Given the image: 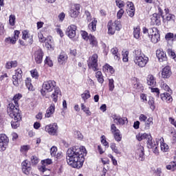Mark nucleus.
<instances>
[{"mask_svg":"<svg viewBox=\"0 0 176 176\" xmlns=\"http://www.w3.org/2000/svg\"><path fill=\"white\" fill-rule=\"evenodd\" d=\"M85 155H86V148L74 146L67 150L66 162L74 168H80L85 162Z\"/></svg>","mask_w":176,"mask_h":176,"instance_id":"1","label":"nucleus"},{"mask_svg":"<svg viewBox=\"0 0 176 176\" xmlns=\"http://www.w3.org/2000/svg\"><path fill=\"white\" fill-rule=\"evenodd\" d=\"M53 90L54 92H52L51 95V98H52L54 102H57L58 98H61V90L60 89V87H57L56 81L50 80L44 82L41 93L42 96H45L47 93H50L53 91Z\"/></svg>","mask_w":176,"mask_h":176,"instance_id":"2","label":"nucleus"},{"mask_svg":"<svg viewBox=\"0 0 176 176\" xmlns=\"http://www.w3.org/2000/svg\"><path fill=\"white\" fill-rule=\"evenodd\" d=\"M133 62L140 68H144L149 63V58L141 50H136L133 52Z\"/></svg>","mask_w":176,"mask_h":176,"instance_id":"3","label":"nucleus"},{"mask_svg":"<svg viewBox=\"0 0 176 176\" xmlns=\"http://www.w3.org/2000/svg\"><path fill=\"white\" fill-rule=\"evenodd\" d=\"M8 113L10 118L14 119L13 121L11 122V126L12 129H17L20 126V120H21V115L19 112V109H14L13 104H10L8 107Z\"/></svg>","mask_w":176,"mask_h":176,"instance_id":"4","label":"nucleus"},{"mask_svg":"<svg viewBox=\"0 0 176 176\" xmlns=\"http://www.w3.org/2000/svg\"><path fill=\"white\" fill-rule=\"evenodd\" d=\"M157 10L160 14L155 13L151 17V25H160V24H162L161 17H162V19L164 17V16H163V9L160 6H158Z\"/></svg>","mask_w":176,"mask_h":176,"instance_id":"5","label":"nucleus"},{"mask_svg":"<svg viewBox=\"0 0 176 176\" xmlns=\"http://www.w3.org/2000/svg\"><path fill=\"white\" fill-rule=\"evenodd\" d=\"M108 33L110 35H113L116 31H120L122 29V24L120 21H116L114 23H112V21H109L108 25Z\"/></svg>","mask_w":176,"mask_h":176,"instance_id":"6","label":"nucleus"},{"mask_svg":"<svg viewBox=\"0 0 176 176\" xmlns=\"http://www.w3.org/2000/svg\"><path fill=\"white\" fill-rule=\"evenodd\" d=\"M88 67L93 71H98V55L93 54L88 60Z\"/></svg>","mask_w":176,"mask_h":176,"instance_id":"7","label":"nucleus"},{"mask_svg":"<svg viewBox=\"0 0 176 176\" xmlns=\"http://www.w3.org/2000/svg\"><path fill=\"white\" fill-rule=\"evenodd\" d=\"M23 77V71H21V69H17L15 70V75L12 76V82L13 85L14 86H19L20 83H21V80L23 79L21 78Z\"/></svg>","mask_w":176,"mask_h":176,"instance_id":"8","label":"nucleus"},{"mask_svg":"<svg viewBox=\"0 0 176 176\" xmlns=\"http://www.w3.org/2000/svg\"><path fill=\"white\" fill-rule=\"evenodd\" d=\"M45 131L50 134V135H56L58 131V126L57 123H53L45 126Z\"/></svg>","mask_w":176,"mask_h":176,"instance_id":"9","label":"nucleus"},{"mask_svg":"<svg viewBox=\"0 0 176 176\" xmlns=\"http://www.w3.org/2000/svg\"><path fill=\"white\" fill-rule=\"evenodd\" d=\"M21 169L22 173L25 175L32 174V168L31 167V164H29L28 160H25L21 163Z\"/></svg>","mask_w":176,"mask_h":176,"instance_id":"10","label":"nucleus"},{"mask_svg":"<svg viewBox=\"0 0 176 176\" xmlns=\"http://www.w3.org/2000/svg\"><path fill=\"white\" fill-rule=\"evenodd\" d=\"M9 144V138L5 134L0 135V151H6L8 145Z\"/></svg>","mask_w":176,"mask_h":176,"instance_id":"11","label":"nucleus"},{"mask_svg":"<svg viewBox=\"0 0 176 176\" xmlns=\"http://www.w3.org/2000/svg\"><path fill=\"white\" fill-rule=\"evenodd\" d=\"M79 10H80V5L75 4L72 6L69 12L70 17L76 19L79 16Z\"/></svg>","mask_w":176,"mask_h":176,"instance_id":"12","label":"nucleus"},{"mask_svg":"<svg viewBox=\"0 0 176 176\" xmlns=\"http://www.w3.org/2000/svg\"><path fill=\"white\" fill-rule=\"evenodd\" d=\"M66 34L70 39H74L76 36V25H71L69 26L67 29Z\"/></svg>","mask_w":176,"mask_h":176,"instance_id":"13","label":"nucleus"},{"mask_svg":"<svg viewBox=\"0 0 176 176\" xmlns=\"http://www.w3.org/2000/svg\"><path fill=\"white\" fill-rule=\"evenodd\" d=\"M21 97H23V96L21 94H16L13 98L12 102L8 104L7 107V111L10 105L14 107V109H19V100L21 98Z\"/></svg>","mask_w":176,"mask_h":176,"instance_id":"14","label":"nucleus"},{"mask_svg":"<svg viewBox=\"0 0 176 176\" xmlns=\"http://www.w3.org/2000/svg\"><path fill=\"white\" fill-rule=\"evenodd\" d=\"M142 32H143V34L148 35V38H151V36H153V35H156L157 34H159V30L156 28H153L149 29H147L146 28H143Z\"/></svg>","mask_w":176,"mask_h":176,"instance_id":"15","label":"nucleus"},{"mask_svg":"<svg viewBox=\"0 0 176 176\" xmlns=\"http://www.w3.org/2000/svg\"><path fill=\"white\" fill-rule=\"evenodd\" d=\"M34 60L36 64H42L43 60V51L39 49L34 53Z\"/></svg>","mask_w":176,"mask_h":176,"instance_id":"16","label":"nucleus"},{"mask_svg":"<svg viewBox=\"0 0 176 176\" xmlns=\"http://www.w3.org/2000/svg\"><path fill=\"white\" fill-rule=\"evenodd\" d=\"M156 56L160 63L167 61V55H166V53L163 51V50H157Z\"/></svg>","mask_w":176,"mask_h":176,"instance_id":"17","label":"nucleus"},{"mask_svg":"<svg viewBox=\"0 0 176 176\" xmlns=\"http://www.w3.org/2000/svg\"><path fill=\"white\" fill-rule=\"evenodd\" d=\"M136 155H138V160H140V162H144L145 160V153L144 151V146L139 145L138 146L137 150H136Z\"/></svg>","mask_w":176,"mask_h":176,"instance_id":"18","label":"nucleus"},{"mask_svg":"<svg viewBox=\"0 0 176 176\" xmlns=\"http://www.w3.org/2000/svg\"><path fill=\"white\" fill-rule=\"evenodd\" d=\"M173 72H171V68L169 66H166L162 69V78L163 79H168L171 76Z\"/></svg>","mask_w":176,"mask_h":176,"instance_id":"19","label":"nucleus"},{"mask_svg":"<svg viewBox=\"0 0 176 176\" xmlns=\"http://www.w3.org/2000/svg\"><path fill=\"white\" fill-rule=\"evenodd\" d=\"M126 6L129 8L126 10V13L129 16V17H133L134 14L135 13V8H134V4L133 2L128 1Z\"/></svg>","mask_w":176,"mask_h":176,"instance_id":"20","label":"nucleus"},{"mask_svg":"<svg viewBox=\"0 0 176 176\" xmlns=\"http://www.w3.org/2000/svg\"><path fill=\"white\" fill-rule=\"evenodd\" d=\"M42 166L38 168L39 171L41 173H45V171H47V168H46L47 166H49L50 164H52V162L50 159H47L41 161Z\"/></svg>","mask_w":176,"mask_h":176,"instance_id":"21","label":"nucleus"},{"mask_svg":"<svg viewBox=\"0 0 176 176\" xmlns=\"http://www.w3.org/2000/svg\"><path fill=\"white\" fill-rule=\"evenodd\" d=\"M113 120L114 123L117 124V126H123V124H124V122L127 120V118H122L119 116L114 115L113 116Z\"/></svg>","mask_w":176,"mask_h":176,"instance_id":"22","label":"nucleus"},{"mask_svg":"<svg viewBox=\"0 0 176 176\" xmlns=\"http://www.w3.org/2000/svg\"><path fill=\"white\" fill-rule=\"evenodd\" d=\"M32 38H33L32 36L30 34V31L23 30L22 32V39H23L24 41H27V39H30L29 43H30V45H32V42H33Z\"/></svg>","mask_w":176,"mask_h":176,"instance_id":"23","label":"nucleus"},{"mask_svg":"<svg viewBox=\"0 0 176 176\" xmlns=\"http://www.w3.org/2000/svg\"><path fill=\"white\" fill-rule=\"evenodd\" d=\"M146 80H147V85L148 86H152V87H155V86H156V78H155L153 75L152 74L148 75L146 78Z\"/></svg>","mask_w":176,"mask_h":176,"instance_id":"24","label":"nucleus"},{"mask_svg":"<svg viewBox=\"0 0 176 176\" xmlns=\"http://www.w3.org/2000/svg\"><path fill=\"white\" fill-rule=\"evenodd\" d=\"M161 99L162 101H166V102L170 103L173 102V97H171V94L167 92L161 94Z\"/></svg>","mask_w":176,"mask_h":176,"instance_id":"25","label":"nucleus"},{"mask_svg":"<svg viewBox=\"0 0 176 176\" xmlns=\"http://www.w3.org/2000/svg\"><path fill=\"white\" fill-rule=\"evenodd\" d=\"M56 110V106L54 104H51L50 107L46 111L45 118H50L53 113H54V111Z\"/></svg>","mask_w":176,"mask_h":176,"instance_id":"26","label":"nucleus"},{"mask_svg":"<svg viewBox=\"0 0 176 176\" xmlns=\"http://www.w3.org/2000/svg\"><path fill=\"white\" fill-rule=\"evenodd\" d=\"M152 136L151 134L148 133H139L138 135H136V138L139 141H142V140H146L148 141L150 138H151Z\"/></svg>","mask_w":176,"mask_h":176,"instance_id":"27","label":"nucleus"},{"mask_svg":"<svg viewBox=\"0 0 176 176\" xmlns=\"http://www.w3.org/2000/svg\"><path fill=\"white\" fill-rule=\"evenodd\" d=\"M164 12L166 13V21H172V23H175V15L168 13V9L165 8Z\"/></svg>","mask_w":176,"mask_h":176,"instance_id":"28","label":"nucleus"},{"mask_svg":"<svg viewBox=\"0 0 176 176\" xmlns=\"http://www.w3.org/2000/svg\"><path fill=\"white\" fill-rule=\"evenodd\" d=\"M68 59V56L65 53L63 52L58 57V63L60 64H65L67 63V60Z\"/></svg>","mask_w":176,"mask_h":176,"instance_id":"29","label":"nucleus"},{"mask_svg":"<svg viewBox=\"0 0 176 176\" xmlns=\"http://www.w3.org/2000/svg\"><path fill=\"white\" fill-rule=\"evenodd\" d=\"M44 42L45 43V47H47V49H53V46H54V44L53 43V38L47 37Z\"/></svg>","mask_w":176,"mask_h":176,"instance_id":"30","label":"nucleus"},{"mask_svg":"<svg viewBox=\"0 0 176 176\" xmlns=\"http://www.w3.org/2000/svg\"><path fill=\"white\" fill-rule=\"evenodd\" d=\"M88 28L91 32H94L97 30V20L96 19L88 25Z\"/></svg>","mask_w":176,"mask_h":176,"instance_id":"31","label":"nucleus"},{"mask_svg":"<svg viewBox=\"0 0 176 176\" xmlns=\"http://www.w3.org/2000/svg\"><path fill=\"white\" fill-rule=\"evenodd\" d=\"M111 53L113 54L115 60H117L118 61L120 60V54H119V50L118 47H113L111 50Z\"/></svg>","mask_w":176,"mask_h":176,"instance_id":"32","label":"nucleus"},{"mask_svg":"<svg viewBox=\"0 0 176 176\" xmlns=\"http://www.w3.org/2000/svg\"><path fill=\"white\" fill-rule=\"evenodd\" d=\"M16 67H17V61L16 60L8 61L6 64V69H12V68H16Z\"/></svg>","mask_w":176,"mask_h":176,"instance_id":"33","label":"nucleus"},{"mask_svg":"<svg viewBox=\"0 0 176 176\" xmlns=\"http://www.w3.org/2000/svg\"><path fill=\"white\" fill-rule=\"evenodd\" d=\"M102 69L104 72H107V74H114L115 72V69H113V67L108 64L104 65Z\"/></svg>","mask_w":176,"mask_h":176,"instance_id":"34","label":"nucleus"},{"mask_svg":"<svg viewBox=\"0 0 176 176\" xmlns=\"http://www.w3.org/2000/svg\"><path fill=\"white\" fill-rule=\"evenodd\" d=\"M157 144H158L157 142L155 143V142L152 141V137L147 140V145L148 148H155V149H157Z\"/></svg>","mask_w":176,"mask_h":176,"instance_id":"35","label":"nucleus"},{"mask_svg":"<svg viewBox=\"0 0 176 176\" xmlns=\"http://www.w3.org/2000/svg\"><path fill=\"white\" fill-rule=\"evenodd\" d=\"M88 41H89V43L91 45V46H97L98 44L97 38H96V37L93 35L89 34V38H88Z\"/></svg>","mask_w":176,"mask_h":176,"instance_id":"36","label":"nucleus"},{"mask_svg":"<svg viewBox=\"0 0 176 176\" xmlns=\"http://www.w3.org/2000/svg\"><path fill=\"white\" fill-rule=\"evenodd\" d=\"M96 78H97L99 83H104V76H102V73L101 72L99 71L96 72Z\"/></svg>","mask_w":176,"mask_h":176,"instance_id":"37","label":"nucleus"},{"mask_svg":"<svg viewBox=\"0 0 176 176\" xmlns=\"http://www.w3.org/2000/svg\"><path fill=\"white\" fill-rule=\"evenodd\" d=\"M166 170H170V171H175L176 170V160L170 163L169 165L166 166Z\"/></svg>","mask_w":176,"mask_h":176,"instance_id":"38","label":"nucleus"},{"mask_svg":"<svg viewBox=\"0 0 176 176\" xmlns=\"http://www.w3.org/2000/svg\"><path fill=\"white\" fill-rule=\"evenodd\" d=\"M145 123V129L146 130H149V128L152 124H153V118H149L147 120H146Z\"/></svg>","mask_w":176,"mask_h":176,"instance_id":"39","label":"nucleus"},{"mask_svg":"<svg viewBox=\"0 0 176 176\" xmlns=\"http://www.w3.org/2000/svg\"><path fill=\"white\" fill-rule=\"evenodd\" d=\"M90 97H91L90 91H89V90H85L83 92V94H81V98L85 101V102H86V100H89V98H90Z\"/></svg>","mask_w":176,"mask_h":176,"instance_id":"40","label":"nucleus"},{"mask_svg":"<svg viewBox=\"0 0 176 176\" xmlns=\"http://www.w3.org/2000/svg\"><path fill=\"white\" fill-rule=\"evenodd\" d=\"M149 38H151L153 43H157V42L160 41V34L158 33L157 34H154L153 36H151Z\"/></svg>","mask_w":176,"mask_h":176,"instance_id":"41","label":"nucleus"},{"mask_svg":"<svg viewBox=\"0 0 176 176\" xmlns=\"http://www.w3.org/2000/svg\"><path fill=\"white\" fill-rule=\"evenodd\" d=\"M140 26H137L133 28V36L135 39H140Z\"/></svg>","mask_w":176,"mask_h":176,"instance_id":"42","label":"nucleus"},{"mask_svg":"<svg viewBox=\"0 0 176 176\" xmlns=\"http://www.w3.org/2000/svg\"><path fill=\"white\" fill-rule=\"evenodd\" d=\"M110 147L114 153H116V155H121L122 153L120 152V151H119V149L116 146V144L111 143L110 145Z\"/></svg>","mask_w":176,"mask_h":176,"instance_id":"43","label":"nucleus"},{"mask_svg":"<svg viewBox=\"0 0 176 176\" xmlns=\"http://www.w3.org/2000/svg\"><path fill=\"white\" fill-rule=\"evenodd\" d=\"M25 85L26 87L30 90V91H34V86H32V84L31 83V79L27 78L25 80Z\"/></svg>","mask_w":176,"mask_h":176,"instance_id":"44","label":"nucleus"},{"mask_svg":"<svg viewBox=\"0 0 176 176\" xmlns=\"http://www.w3.org/2000/svg\"><path fill=\"white\" fill-rule=\"evenodd\" d=\"M162 140L164 141L163 138H162L160 139L161 141V144H160V148L161 150L162 151V152H167V151H168V145H167V144L166 143H162Z\"/></svg>","mask_w":176,"mask_h":176,"instance_id":"45","label":"nucleus"},{"mask_svg":"<svg viewBox=\"0 0 176 176\" xmlns=\"http://www.w3.org/2000/svg\"><path fill=\"white\" fill-rule=\"evenodd\" d=\"M17 42L16 37H8L5 39L6 43H12V45H14Z\"/></svg>","mask_w":176,"mask_h":176,"instance_id":"46","label":"nucleus"},{"mask_svg":"<svg viewBox=\"0 0 176 176\" xmlns=\"http://www.w3.org/2000/svg\"><path fill=\"white\" fill-rule=\"evenodd\" d=\"M148 104L150 105L151 109H152V111H155L156 106H155V99H153V98H149Z\"/></svg>","mask_w":176,"mask_h":176,"instance_id":"47","label":"nucleus"},{"mask_svg":"<svg viewBox=\"0 0 176 176\" xmlns=\"http://www.w3.org/2000/svg\"><path fill=\"white\" fill-rule=\"evenodd\" d=\"M9 24L13 27L16 24V16L11 14L9 16Z\"/></svg>","mask_w":176,"mask_h":176,"instance_id":"48","label":"nucleus"},{"mask_svg":"<svg viewBox=\"0 0 176 176\" xmlns=\"http://www.w3.org/2000/svg\"><path fill=\"white\" fill-rule=\"evenodd\" d=\"M133 89H135L136 91L140 92L144 90V87L140 83H135L133 85Z\"/></svg>","mask_w":176,"mask_h":176,"instance_id":"49","label":"nucleus"},{"mask_svg":"<svg viewBox=\"0 0 176 176\" xmlns=\"http://www.w3.org/2000/svg\"><path fill=\"white\" fill-rule=\"evenodd\" d=\"M81 109L88 116H90L91 115V112L89 109V108L86 107L83 103L81 104Z\"/></svg>","mask_w":176,"mask_h":176,"instance_id":"50","label":"nucleus"},{"mask_svg":"<svg viewBox=\"0 0 176 176\" xmlns=\"http://www.w3.org/2000/svg\"><path fill=\"white\" fill-rule=\"evenodd\" d=\"M50 153H51V155L53 156L54 157H58V154L56 155L57 147L52 146L50 149Z\"/></svg>","mask_w":176,"mask_h":176,"instance_id":"51","label":"nucleus"},{"mask_svg":"<svg viewBox=\"0 0 176 176\" xmlns=\"http://www.w3.org/2000/svg\"><path fill=\"white\" fill-rule=\"evenodd\" d=\"M122 60L124 63L129 61V51L122 52Z\"/></svg>","mask_w":176,"mask_h":176,"instance_id":"52","label":"nucleus"},{"mask_svg":"<svg viewBox=\"0 0 176 176\" xmlns=\"http://www.w3.org/2000/svg\"><path fill=\"white\" fill-rule=\"evenodd\" d=\"M113 134L116 141H117L118 142L122 141V135H120V131Z\"/></svg>","mask_w":176,"mask_h":176,"instance_id":"53","label":"nucleus"},{"mask_svg":"<svg viewBox=\"0 0 176 176\" xmlns=\"http://www.w3.org/2000/svg\"><path fill=\"white\" fill-rule=\"evenodd\" d=\"M30 74L32 77L34 79H38V78H39V74H38V70L36 69H33L30 71Z\"/></svg>","mask_w":176,"mask_h":176,"instance_id":"54","label":"nucleus"},{"mask_svg":"<svg viewBox=\"0 0 176 176\" xmlns=\"http://www.w3.org/2000/svg\"><path fill=\"white\" fill-rule=\"evenodd\" d=\"M165 38L166 39V41H171V39H176V34L175 35V37H174V34L168 33L166 34Z\"/></svg>","mask_w":176,"mask_h":176,"instance_id":"55","label":"nucleus"},{"mask_svg":"<svg viewBox=\"0 0 176 176\" xmlns=\"http://www.w3.org/2000/svg\"><path fill=\"white\" fill-rule=\"evenodd\" d=\"M113 79L109 80V89L110 91H113V89H115V85L113 84Z\"/></svg>","mask_w":176,"mask_h":176,"instance_id":"56","label":"nucleus"},{"mask_svg":"<svg viewBox=\"0 0 176 176\" xmlns=\"http://www.w3.org/2000/svg\"><path fill=\"white\" fill-rule=\"evenodd\" d=\"M30 145H23L22 146H21V152H22V153H25V152H28V151H30Z\"/></svg>","mask_w":176,"mask_h":176,"instance_id":"57","label":"nucleus"},{"mask_svg":"<svg viewBox=\"0 0 176 176\" xmlns=\"http://www.w3.org/2000/svg\"><path fill=\"white\" fill-rule=\"evenodd\" d=\"M167 53L168 54V56H170V57H172L173 58V60H175V61H176V55H175V52H174V51H173V50L171 49H168L167 50Z\"/></svg>","mask_w":176,"mask_h":176,"instance_id":"58","label":"nucleus"},{"mask_svg":"<svg viewBox=\"0 0 176 176\" xmlns=\"http://www.w3.org/2000/svg\"><path fill=\"white\" fill-rule=\"evenodd\" d=\"M116 3L118 8L122 9V8H124V1L122 0H116Z\"/></svg>","mask_w":176,"mask_h":176,"instance_id":"59","label":"nucleus"},{"mask_svg":"<svg viewBox=\"0 0 176 176\" xmlns=\"http://www.w3.org/2000/svg\"><path fill=\"white\" fill-rule=\"evenodd\" d=\"M81 36L83 38V39H85V41H88L89 38H90V35H89V34L86 31H82Z\"/></svg>","mask_w":176,"mask_h":176,"instance_id":"60","label":"nucleus"},{"mask_svg":"<svg viewBox=\"0 0 176 176\" xmlns=\"http://www.w3.org/2000/svg\"><path fill=\"white\" fill-rule=\"evenodd\" d=\"M44 63L49 67H53V61H52V60L50 59V57H49V56L46 57Z\"/></svg>","mask_w":176,"mask_h":176,"instance_id":"61","label":"nucleus"},{"mask_svg":"<svg viewBox=\"0 0 176 176\" xmlns=\"http://www.w3.org/2000/svg\"><path fill=\"white\" fill-rule=\"evenodd\" d=\"M111 131L112 134H115L116 133H119L120 131H119L118 129V128L116 127V125H115V124H113L111 125Z\"/></svg>","mask_w":176,"mask_h":176,"instance_id":"62","label":"nucleus"},{"mask_svg":"<svg viewBox=\"0 0 176 176\" xmlns=\"http://www.w3.org/2000/svg\"><path fill=\"white\" fill-rule=\"evenodd\" d=\"M31 162L33 165H35L39 163V160L38 159V157L33 155L31 157Z\"/></svg>","mask_w":176,"mask_h":176,"instance_id":"63","label":"nucleus"},{"mask_svg":"<svg viewBox=\"0 0 176 176\" xmlns=\"http://www.w3.org/2000/svg\"><path fill=\"white\" fill-rule=\"evenodd\" d=\"M162 89L164 90H165V91H168L170 94L173 93V91H171V89H170V87H168V85H167V84L164 83L162 86Z\"/></svg>","mask_w":176,"mask_h":176,"instance_id":"64","label":"nucleus"}]
</instances>
